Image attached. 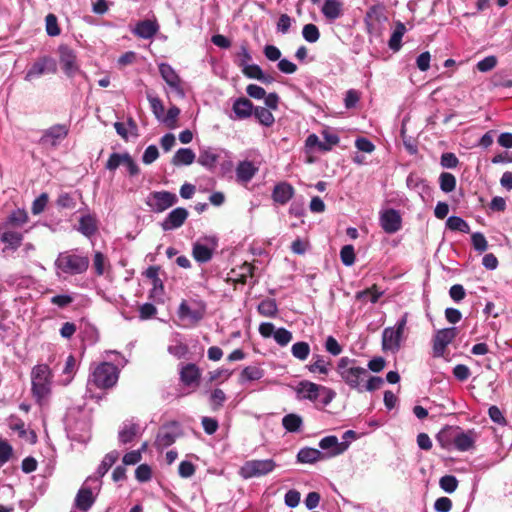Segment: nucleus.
Listing matches in <instances>:
<instances>
[{
	"label": "nucleus",
	"mask_w": 512,
	"mask_h": 512,
	"mask_svg": "<svg viewBox=\"0 0 512 512\" xmlns=\"http://www.w3.org/2000/svg\"><path fill=\"white\" fill-rule=\"evenodd\" d=\"M254 269L255 267L252 264L247 262L243 263L238 269L239 272L236 273V276L238 277L237 281L242 284H245L248 278L253 277Z\"/></svg>",
	"instance_id": "nucleus-53"
},
{
	"label": "nucleus",
	"mask_w": 512,
	"mask_h": 512,
	"mask_svg": "<svg viewBox=\"0 0 512 512\" xmlns=\"http://www.w3.org/2000/svg\"><path fill=\"white\" fill-rule=\"evenodd\" d=\"M159 31V24L156 19L138 21L131 29V32L141 39H151Z\"/></svg>",
	"instance_id": "nucleus-26"
},
{
	"label": "nucleus",
	"mask_w": 512,
	"mask_h": 512,
	"mask_svg": "<svg viewBox=\"0 0 512 512\" xmlns=\"http://www.w3.org/2000/svg\"><path fill=\"white\" fill-rule=\"evenodd\" d=\"M273 338L278 345L284 347L291 342L293 336L291 331L284 327H281L276 329Z\"/></svg>",
	"instance_id": "nucleus-52"
},
{
	"label": "nucleus",
	"mask_w": 512,
	"mask_h": 512,
	"mask_svg": "<svg viewBox=\"0 0 512 512\" xmlns=\"http://www.w3.org/2000/svg\"><path fill=\"white\" fill-rule=\"evenodd\" d=\"M320 10L328 23H334L344 15V3L342 0H324Z\"/></svg>",
	"instance_id": "nucleus-23"
},
{
	"label": "nucleus",
	"mask_w": 512,
	"mask_h": 512,
	"mask_svg": "<svg viewBox=\"0 0 512 512\" xmlns=\"http://www.w3.org/2000/svg\"><path fill=\"white\" fill-rule=\"evenodd\" d=\"M60 64L65 75L73 78L80 72V66L77 62L76 53L66 45L59 46Z\"/></svg>",
	"instance_id": "nucleus-14"
},
{
	"label": "nucleus",
	"mask_w": 512,
	"mask_h": 512,
	"mask_svg": "<svg viewBox=\"0 0 512 512\" xmlns=\"http://www.w3.org/2000/svg\"><path fill=\"white\" fill-rule=\"evenodd\" d=\"M181 434L182 431L178 422L172 421L160 428L156 442L161 447H168L172 445Z\"/></svg>",
	"instance_id": "nucleus-19"
},
{
	"label": "nucleus",
	"mask_w": 512,
	"mask_h": 512,
	"mask_svg": "<svg viewBox=\"0 0 512 512\" xmlns=\"http://www.w3.org/2000/svg\"><path fill=\"white\" fill-rule=\"evenodd\" d=\"M218 246L215 237H206L203 241L198 240L193 244L192 256L200 264L209 262Z\"/></svg>",
	"instance_id": "nucleus-12"
},
{
	"label": "nucleus",
	"mask_w": 512,
	"mask_h": 512,
	"mask_svg": "<svg viewBox=\"0 0 512 512\" xmlns=\"http://www.w3.org/2000/svg\"><path fill=\"white\" fill-rule=\"evenodd\" d=\"M439 485L447 493H453L458 487V480L453 475H445L440 478Z\"/></svg>",
	"instance_id": "nucleus-54"
},
{
	"label": "nucleus",
	"mask_w": 512,
	"mask_h": 512,
	"mask_svg": "<svg viewBox=\"0 0 512 512\" xmlns=\"http://www.w3.org/2000/svg\"><path fill=\"white\" fill-rule=\"evenodd\" d=\"M365 424H367L369 426V430H363V431H360V432H357L355 430H347L346 432H344L343 436H342V441H349V444L351 443L352 440H356L358 438H360L361 436L369 433L370 431L374 430L375 428L379 427L382 425V423L378 420H370V421H365Z\"/></svg>",
	"instance_id": "nucleus-41"
},
{
	"label": "nucleus",
	"mask_w": 512,
	"mask_h": 512,
	"mask_svg": "<svg viewBox=\"0 0 512 512\" xmlns=\"http://www.w3.org/2000/svg\"><path fill=\"white\" fill-rule=\"evenodd\" d=\"M189 216V212L184 207H177L170 211L160 223L164 231H171L181 227Z\"/></svg>",
	"instance_id": "nucleus-20"
},
{
	"label": "nucleus",
	"mask_w": 512,
	"mask_h": 512,
	"mask_svg": "<svg viewBox=\"0 0 512 512\" xmlns=\"http://www.w3.org/2000/svg\"><path fill=\"white\" fill-rule=\"evenodd\" d=\"M195 158L196 155L192 149L180 148L175 152L172 158V164L175 166H188L195 161Z\"/></svg>",
	"instance_id": "nucleus-31"
},
{
	"label": "nucleus",
	"mask_w": 512,
	"mask_h": 512,
	"mask_svg": "<svg viewBox=\"0 0 512 512\" xmlns=\"http://www.w3.org/2000/svg\"><path fill=\"white\" fill-rule=\"evenodd\" d=\"M68 131V127L65 124L53 125L43 132V135L40 138V143L56 147L67 137Z\"/></svg>",
	"instance_id": "nucleus-18"
},
{
	"label": "nucleus",
	"mask_w": 512,
	"mask_h": 512,
	"mask_svg": "<svg viewBox=\"0 0 512 512\" xmlns=\"http://www.w3.org/2000/svg\"><path fill=\"white\" fill-rule=\"evenodd\" d=\"M406 33L405 25L397 21L395 25V29L393 30L390 39L388 41V46L392 51H399L402 47V38Z\"/></svg>",
	"instance_id": "nucleus-33"
},
{
	"label": "nucleus",
	"mask_w": 512,
	"mask_h": 512,
	"mask_svg": "<svg viewBox=\"0 0 512 512\" xmlns=\"http://www.w3.org/2000/svg\"><path fill=\"white\" fill-rule=\"evenodd\" d=\"M264 372L261 368L257 366H247L245 367L240 375H239V383L244 385L248 382L259 380L263 377Z\"/></svg>",
	"instance_id": "nucleus-38"
},
{
	"label": "nucleus",
	"mask_w": 512,
	"mask_h": 512,
	"mask_svg": "<svg viewBox=\"0 0 512 512\" xmlns=\"http://www.w3.org/2000/svg\"><path fill=\"white\" fill-rule=\"evenodd\" d=\"M0 240L2 243L6 244L8 248L16 250L22 243L23 234L18 231L5 228V230L0 235Z\"/></svg>",
	"instance_id": "nucleus-32"
},
{
	"label": "nucleus",
	"mask_w": 512,
	"mask_h": 512,
	"mask_svg": "<svg viewBox=\"0 0 512 512\" xmlns=\"http://www.w3.org/2000/svg\"><path fill=\"white\" fill-rule=\"evenodd\" d=\"M178 201L177 195L169 191H154L146 198V205L155 213H161Z\"/></svg>",
	"instance_id": "nucleus-10"
},
{
	"label": "nucleus",
	"mask_w": 512,
	"mask_h": 512,
	"mask_svg": "<svg viewBox=\"0 0 512 512\" xmlns=\"http://www.w3.org/2000/svg\"><path fill=\"white\" fill-rule=\"evenodd\" d=\"M253 114L257 121L265 127H270L275 122V118L268 108L257 106L254 108Z\"/></svg>",
	"instance_id": "nucleus-43"
},
{
	"label": "nucleus",
	"mask_w": 512,
	"mask_h": 512,
	"mask_svg": "<svg viewBox=\"0 0 512 512\" xmlns=\"http://www.w3.org/2000/svg\"><path fill=\"white\" fill-rule=\"evenodd\" d=\"M408 321V313L405 312L396 322L395 326L387 327L382 332V349L384 351L398 352L404 339V330Z\"/></svg>",
	"instance_id": "nucleus-7"
},
{
	"label": "nucleus",
	"mask_w": 512,
	"mask_h": 512,
	"mask_svg": "<svg viewBox=\"0 0 512 512\" xmlns=\"http://www.w3.org/2000/svg\"><path fill=\"white\" fill-rule=\"evenodd\" d=\"M226 400V395L223 390L216 388L209 395V402L213 410L221 407Z\"/></svg>",
	"instance_id": "nucleus-59"
},
{
	"label": "nucleus",
	"mask_w": 512,
	"mask_h": 512,
	"mask_svg": "<svg viewBox=\"0 0 512 512\" xmlns=\"http://www.w3.org/2000/svg\"><path fill=\"white\" fill-rule=\"evenodd\" d=\"M258 172V167L251 161H240L236 166V178L240 183H248Z\"/></svg>",
	"instance_id": "nucleus-30"
},
{
	"label": "nucleus",
	"mask_w": 512,
	"mask_h": 512,
	"mask_svg": "<svg viewBox=\"0 0 512 512\" xmlns=\"http://www.w3.org/2000/svg\"><path fill=\"white\" fill-rule=\"evenodd\" d=\"M76 372H77L76 359H75L74 355H69L66 358L65 365L62 370V375L64 377L62 380L63 385L70 384L72 382V380L74 379Z\"/></svg>",
	"instance_id": "nucleus-40"
},
{
	"label": "nucleus",
	"mask_w": 512,
	"mask_h": 512,
	"mask_svg": "<svg viewBox=\"0 0 512 512\" xmlns=\"http://www.w3.org/2000/svg\"><path fill=\"white\" fill-rule=\"evenodd\" d=\"M221 153L228 155L229 153L221 148L203 146L199 149L197 162L208 171H213L221 157Z\"/></svg>",
	"instance_id": "nucleus-17"
},
{
	"label": "nucleus",
	"mask_w": 512,
	"mask_h": 512,
	"mask_svg": "<svg viewBox=\"0 0 512 512\" xmlns=\"http://www.w3.org/2000/svg\"><path fill=\"white\" fill-rule=\"evenodd\" d=\"M385 21H387V17L385 15V7L381 3L372 5L367 10L364 17V23L368 33H373L376 25L382 24Z\"/></svg>",
	"instance_id": "nucleus-22"
},
{
	"label": "nucleus",
	"mask_w": 512,
	"mask_h": 512,
	"mask_svg": "<svg viewBox=\"0 0 512 512\" xmlns=\"http://www.w3.org/2000/svg\"><path fill=\"white\" fill-rule=\"evenodd\" d=\"M45 22H46V33L49 36L55 37L61 33V30L58 26L57 17L54 14H52V13L48 14L45 18Z\"/></svg>",
	"instance_id": "nucleus-56"
},
{
	"label": "nucleus",
	"mask_w": 512,
	"mask_h": 512,
	"mask_svg": "<svg viewBox=\"0 0 512 512\" xmlns=\"http://www.w3.org/2000/svg\"><path fill=\"white\" fill-rule=\"evenodd\" d=\"M232 111L234 113V116H231L232 119H247L253 114V103L245 97L237 98L233 102Z\"/></svg>",
	"instance_id": "nucleus-29"
},
{
	"label": "nucleus",
	"mask_w": 512,
	"mask_h": 512,
	"mask_svg": "<svg viewBox=\"0 0 512 512\" xmlns=\"http://www.w3.org/2000/svg\"><path fill=\"white\" fill-rule=\"evenodd\" d=\"M323 457V454L318 449L310 447L300 449L297 454V460L300 463L312 464L322 459Z\"/></svg>",
	"instance_id": "nucleus-39"
},
{
	"label": "nucleus",
	"mask_w": 512,
	"mask_h": 512,
	"mask_svg": "<svg viewBox=\"0 0 512 512\" xmlns=\"http://www.w3.org/2000/svg\"><path fill=\"white\" fill-rule=\"evenodd\" d=\"M57 72V62L51 56L45 55L38 58L27 70L24 79L32 81L44 74H55Z\"/></svg>",
	"instance_id": "nucleus-11"
},
{
	"label": "nucleus",
	"mask_w": 512,
	"mask_h": 512,
	"mask_svg": "<svg viewBox=\"0 0 512 512\" xmlns=\"http://www.w3.org/2000/svg\"><path fill=\"white\" fill-rule=\"evenodd\" d=\"M356 361L348 357H342L337 363V373L351 389L361 393L362 384L368 377L366 368L356 366Z\"/></svg>",
	"instance_id": "nucleus-3"
},
{
	"label": "nucleus",
	"mask_w": 512,
	"mask_h": 512,
	"mask_svg": "<svg viewBox=\"0 0 512 512\" xmlns=\"http://www.w3.org/2000/svg\"><path fill=\"white\" fill-rule=\"evenodd\" d=\"M291 353L294 358L305 361L310 354V345L305 341H299L292 345Z\"/></svg>",
	"instance_id": "nucleus-46"
},
{
	"label": "nucleus",
	"mask_w": 512,
	"mask_h": 512,
	"mask_svg": "<svg viewBox=\"0 0 512 512\" xmlns=\"http://www.w3.org/2000/svg\"><path fill=\"white\" fill-rule=\"evenodd\" d=\"M319 447L326 451V457H335L343 454L349 447V441L339 442L334 435L326 436L319 442Z\"/></svg>",
	"instance_id": "nucleus-21"
},
{
	"label": "nucleus",
	"mask_w": 512,
	"mask_h": 512,
	"mask_svg": "<svg viewBox=\"0 0 512 512\" xmlns=\"http://www.w3.org/2000/svg\"><path fill=\"white\" fill-rule=\"evenodd\" d=\"M56 204L59 208H62V209H72L76 206V201H75L74 197L72 196V194L63 192V193L59 194V196L56 200Z\"/></svg>",
	"instance_id": "nucleus-60"
},
{
	"label": "nucleus",
	"mask_w": 512,
	"mask_h": 512,
	"mask_svg": "<svg viewBox=\"0 0 512 512\" xmlns=\"http://www.w3.org/2000/svg\"><path fill=\"white\" fill-rule=\"evenodd\" d=\"M440 164L443 168L453 169L459 164L457 156L452 152H445L441 155Z\"/></svg>",
	"instance_id": "nucleus-63"
},
{
	"label": "nucleus",
	"mask_w": 512,
	"mask_h": 512,
	"mask_svg": "<svg viewBox=\"0 0 512 512\" xmlns=\"http://www.w3.org/2000/svg\"><path fill=\"white\" fill-rule=\"evenodd\" d=\"M439 184L444 193H450L456 188V178L452 173L442 172L439 176Z\"/></svg>",
	"instance_id": "nucleus-47"
},
{
	"label": "nucleus",
	"mask_w": 512,
	"mask_h": 512,
	"mask_svg": "<svg viewBox=\"0 0 512 512\" xmlns=\"http://www.w3.org/2000/svg\"><path fill=\"white\" fill-rule=\"evenodd\" d=\"M206 311L207 304L201 299L182 300L177 315L181 320H188L191 324H197L204 319Z\"/></svg>",
	"instance_id": "nucleus-9"
},
{
	"label": "nucleus",
	"mask_w": 512,
	"mask_h": 512,
	"mask_svg": "<svg viewBox=\"0 0 512 512\" xmlns=\"http://www.w3.org/2000/svg\"><path fill=\"white\" fill-rule=\"evenodd\" d=\"M179 375L180 381L184 386H197L201 378V371L194 363L181 364Z\"/></svg>",
	"instance_id": "nucleus-24"
},
{
	"label": "nucleus",
	"mask_w": 512,
	"mask_h": 512,
	"mask_svg": "<svg viewBox=\"0 0 512 512\" xmlns=\"http://www.w3.org/2000/svg\"><path fill=\"white\" fill-rule=\"evenodd\" d=\"M314 361L310 363L307 368L311 373H320L327 375L329 373L330 362L325 360L322 355L316 354L313 356Z\"/></svg>",
	"instance_id": "nucleus-44"
},
{
	"label": "nucleus",
	"mask_w": 512,
	"mask_h": 512,
	"mask_svg": "<svg viewBox=\"0 0 512 512\" xmlns=\"http://www.w3.org/2000/svg\"><path fill=\"white\" fill-rule=\"evenodd\" d=\"M277 466L273 459H252L244 462L239 475L243 479L259 478L272 473Z\"/></svg>",
	"instance_id": "nucleus-8"
},
{
	"label": "nucleus",
	"mask_w": 512,
	"mask_h": 512,
	"mask_svg": "<svg viewBox=\"0 0 512 512\" xmlns=\"http://www.w3.org/2000/svg\"><path fill=\"white\" fill-rule=\"evenodd\" d=\"M119 379V369L110 362H101L91 367L88 377V386H95L98 389H109L116 385Z\"/></svg>",
	"instance_id": "nucleus-5"
},
{
	"label": "nucleus",
	"mask_w": 512,
	"mask_h": 512,
	"mask_svg": "<svg viewBox=\"0 0 512 512\" xmlns=\"http://www.w3.org/2000/svg\"><path fill=\"white\" fill-rule=\"evenodd\" d=\"M446 227L451 231L470 232L469 224L459 216H450L446 221Z\"/></svg>",
	"instance_id": "nucleus-45"
},
{
	"label": "nucleus",
	"mask_w": 512,
	"mask_h": 512,
	"mask_svg": "<svg viewBox=\"0 0 512 512\" xmlns=\"http://www.w3.org/2000/svg\"><path fill=\"white\" fill-rule=\"evenodd\" d=\"M257 311L264 317H276L278 314V305L276 300L273 298H266L262 300L257 306Z\"/></svg>",
	"instance_id": "nucleus-35"
},
{
	"label": "nucleus",
	"mask_w": 512,
	"mask_h": 512,
	"mask_svg": "<svg viewBox=\"0 0 512 512\" xmlns=\"http://www.w3.org/2000/svg\"><path fill=\"white\" fill-rule=\"evenodd\" d=\"M383 295L382 291H379L375 285H373L371 288H368L363 291H359L356 293V298L358 300L364 299L369 296V300L371 303H376L379 298Z\"/></svg>",
	"instance_id": "nucleus-55"
},
{
	"label": "nucleus",
	"mask_w": 512,
	"mask_h": 512,
	"mask_svg": "<svg viewBox=\"0 0 512 512\" xmlns=\"http://www.w3.org/2000/svg\"><path fill=\"white\" fill-rule=\"evenodd\" d=\"M118 457L119 453L117 451H111L107 453L97 468V477L93 478V480L97 481L99 478L103 477L109 471V469L115 464Z\"/></svg>",
	"instance_id": "nucleus-37"
},
{
	"label": "nucleus",
	"mask_w": 512,
	"mask_h": 512,
	"mask_svg": "<svg viewBox=\"0 0 512 512\" xmlns=\"http://www.w3.org/2000/svg\"><path fill=\"white\" fill-rule=\"evenodd\" d=\"M496 65L497 58L493 55H490L478 61L476 67L480 72H488L494 69Z\"/></svg>",
	"instance_id": "nucleus-64"
},
{
	"label": "nucleus",
	"mask_w": 512,
	"mask_h": 512,
	"mask_svg": "<svg viewBox=\"0 0 512 512\" xmlns=\"http://www.w3.org/2000/svg\"><path fill=\"white\" fill-rule=\"evenodd\" d=\"M471 243L475 251L483 253L488 248V242L481 232H474L471 235Z\"/></svg>",
	"instance_id": "nucleus-51"
},
{
	"label": "nucleus",
	"mask_w": 512,
	"mask_h": 512,
	"mask_svg": "<svg viewBox=\"0 0 512 512\" xmlns=\"http://www.w3.org/2000/svg\"><path fill=\"white\" fill-rule=\"evenodd\" d=\"M93 480V477H88L84 485L79 489L76 498L75 505L82 511L89 510L95 502V497L91 488L86 486V483Z\"/></svg>",
	"instance_id": "nucleus-28"
},
{
	"label": "nucleus",
	"mask_w": 512,
	"mask_h": 512,
	"mask_svg": "<svg viewBox=\"0 0 512 512\" xmlns=\"http://www.w3.org/2000/svg\"><path fill=\"white\" fill-rule=\"evenodd\" d=\"M305 147L307 149H313L317 147L322 152H328L329 147L325 146V143L319 140V137L316 134H310L307 136L305 140Z\"/></svg>",
	"instance_id": "nucleus-62"
},
{
	"label": "nucleus",
	"mask_w": 512,
	"mask_h": 512,
	"mask_svg": "<svg viewBox=\"0 0 512 512\" xmlns=\"http://www.w3.org/2000/svg\"><path fill=\"white\" fill-rule=\"evenodd\" d=\"M31 393L36 403L45 406L52 395L53 371L48 364H36L31 369Z\"/></svg>",
	"instance_id": "nucleus-1"
},
{
	"label": "nucleus",
	"mask_w": 512,
	"mask_h": 512,
	"mask_svg": "<svg viewBox=\"0 0 512 512\" xmlns=\"http://www.w3.org/2000/svg\"><path fill=\"white\" fill-rule=\"evenodd\" d=\"M380 226L387 234H394L402 227V217L398 210L389 208L380 212Z\"/></svg>",
	"instance_id": "nucleus-15"
},
{
	"label": "nucleus",
	"mask_w": 512,
	"mask_h": 512,
	"mask_svg": "<svg viewBox=\"0 0 512 512\" xmlns=\"http://www.w3.org/2000/svg\"><path fill=\"white\" fill-rule=\"evenodd\" d=\"M383 384L384 380L381 377L368 375V377L364 380V383L362 384L361 393L365 391H376L380 389Z\"/></svg>",
	"instance_id": "nucleus-50"
},
{
	"label": "nucleus",
	"mask_w": 512,
	"mask_h": 512,
	"mask_svg": "<svg viewBox=\"0 0 512 512\" xmlns=\"http://www.w3.org/2000/svg\"><path fill=\"white\" fill-rule=\"evenodd\" d=\"M437 438L443 447L453 443L457 450L465 452L474 447L477 433L474 430L464 432L459 427H448L441 430Z\"/></svg>",
	"instance_id": "nucleus-2"
},
{
	"label": "nucleus",
	"mask_w": 512,
	"mask_h": 512,
	"mask_svg": "<svg viewBox=\"0 0 512 512\" xmlns=\"http://www.w3.org/2000/svg\"><path fill=\"white\" fill-rule=\"evenodd\" d=\"M48 194L47 193H42L40 194L33 202H32V206H31V212L33 215H39L41 214L44 210H45V207L47 206V203H48Z\"/></svg>",
	"instance_id": "nucleus-58"
},
{
	"label": "nucleus",
	"mask_w": 512,
	"mask_h": 512,
	"mask_svg": "<svg viewBox=\"0 0 512 512\" xmlns=\"http://www.w3.org/2000/svg\"><path fill=\"white\" fill-rule=\"evenodd\" d=\"M28 221V214L24 209L13 210L4 223V228L21 227Z\"/></svg>",
	"instance_id": "nucleus-36"
},
{
	"label": "nucleus",
	"mask_w": 512,
	"mask_h": 512,
	"mask_svg": "<svg viewBox=\"0 0 512 512\" xmlns=\"http://www.w3.org/2000/svg\"><path fill=\"white\" fill-rule=\"evenodd\" d=\"M89 263L87 256L77 254L75 251H64L58 254L54 265L62 273L78 275L87 271Z\"/></svg>",
	"instance_id": "nucleus-6"
},
{
	"label": "nucleus",
	"mask_w": 512,
	"mask_h": 512,
	"mask_svg": "<svg viewBox=\"0 0 512 512\" xmlns=\"http://www.w3.org/2000/svg\"><path fill=\"white\" fill-rule=\"evenodd\" d=\"M457 332L455 327L444 328L436 331L433 338V356L442 357L446 347L454 340Z\"/></svg>",
	"instance_id": "nucleus-16"
},
{
	"label": "nucleus",
	"mask_w": 512,
	"mask_h": 512,
	"mask_svg": "<svg viewBox=\"0 0 512 512\" xmlns=\"http://www.w3.org/2000/svg\"><path fill=\"white\" fill-rule=\"evenodd\" d=\"M242 72L248 78L257 79L263 83H269L271 81V78L266 77L261 67L257 64H247L243 66Z\"/></svg>",
	"instance_id": "nucleus-42"
},
{
	"label": "nucleus",
	"mask_w": 512,
	"mask_h": 512,
	"mask_svg": "<svg viewBox=\"0 0 512 512\" xmlns=\"http://www.w3.org/2000/svg\"><path fill=\"white\" fill-rule=\"evenodd\" d=\"M340 258L345 266H352L355 263V252L352 245H345L340 250Z\"/></svg>",
	"instance_id": "nucleus-57"
},
{
	"label": "nucleus",
	"mask_w": 512,
	"mask_h": 512,
	"mask_svg": "<svg viewBox=\"0 0 512 512\" xmlns=\"http://www.w3.org/2000/svg\"><path fill=\"white\" fill-rule=\"evenodd\" d=\"M147 100L150 103V108L152 110V113L154 114L155 118L157 120H163L164 115V105L161 101V99L157 96H153L152 94H147Z\"/></svg>",
	"instance_id": "nucleus-48"
},
{
	"label": "nucleus",
	"mask_w": 512,
	"mask_h": 512,
	"mask_svg": "<svg viewBox=\"0 0 512 512\" xmlns=\"http://www.w3.org/2000/svg\"><path fill=\"white\" fill-rule=\"evenodd\" d=\"M302 36L307 42L315 43L320 38V32L315 24L309 23L303 26Z\"/></svg>",
	"instance_id": "nucleus-49"
},
{
	"label": "nucleus",
	"mask_w": 512,
	"mask_h": 512,
	"mask_svg": "<svg viewBox=\"0 0 512 512\" xmlns=\"http://www.w3.org/2000/svg\"><path fill=\"white\" fill-rule=\"evenodd\" d=\"M159 73L170 90L179 98H184L186 93L182 85V80L176 70L168 63H160L158 65Z\"/></svg>",
	"instance_id": "nucleus-13"
},
{
	"label": "nucleus",
	"mask_w": 512,
	"mask_h": 512,
	"mask_svg": "<svg viewBox=\"0 0 512 512\" xmlns=\"http://www.w3.org/2000/svg\"><path fill=\"white\" fill-rule=\"evenodd\" d=\"M77 231L91 239L98 231V220L95 214L87 213L79 218Z\"/></svg>",
	"instance_id": "nucleus-27"
},
{
	"label": "nucleus",
	"mask_w": 512,
	"mask_h": 512,
	"mask_svg": "<svg viewBox=\"0 0 512 512\" xmlns=\"http://www.w3.org/2000/svg\"><path fill=\"white\" fill-rule=\"evenodd\" d=\"M299 398L307 399L316 405L327 406L336 396V392L326 386L303 380L296 386Z\"/></svg>",
	"instance_id": "nucleus-4"
},
{
	"label": "nucleus",
	"mask_w": 512,
	"mask_h": 512,
	"mask_svg": "<svg viewBox=\"0 0 512 512\" xmlns=\"http://www.w3.org/2000/svg\"><path fill=\"white\" fill-rule=\"evenodd\" d=\"M141 434L139 425L134 423L124 424L118 433L119 441L123 444L130 443L134 438Z\"/></svg>",
	"instance_id": "nucleus-34"
},
{
	"label": "nucleus",
	"mask_w": 512,
	"mask_h": 512,
	"mask_svg": "<svg viewBox=\"0 0 512 512\" xmlns=\"http://www.w3.org/2000/svg\"><path fill=\"white\" fill-rule=\"evenodd\" d=\"M167 350L169 354L173 355L178 359H181L187 355L188 346L180 341H177L175 344L169 345Z\"/></svg>",
	"instance_id": "nucleus-61"
},
{
	"label": "nucleus",
	"mask_w": 512,
	"mask_h": 512,
	"mask_svg": "<svg viewBox=\"0 0 512 512\" xmlns=\"http://www.w3.org/2000/svg\"><path fill=\"white\" fill-rule=\"evenodd\" d=\"M294 194V187L290 183L282 181L274 186L271 197L274 203L286 205L293 198Z\"/></svg>",
	"instance_id": "nucleus-25"
}]
</instances>
